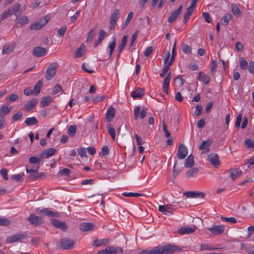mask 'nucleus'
<instances>
[{
    "label": "nucleus",
    "mask_w": 254,
    "mask_h": 254,
    "mask_svg": "<svg viewBox=\"0 0 254 254\" xmlns=\"http://www.w3.org/2000/svg\"><path fill=\"white\" fill-rule=\"evenodd\" d=\"M181 250L179 247L168 244L162 246H157L150 250H143L140 252V254H171Z\"/></svg>",
    "instance_id": "f257e3e1"
},
{
    "label": "nucleus",
    "mask_w": 254,
    "mask_h": 254,
    "mask_svg": "<svg viewBox=\"0 0 254 254\" xmlns=\"http://www.w3.org/2000/svg\"><path fill=\"white\" fill-rule=\"evenodd\" d=\"M170 66V65H169V64H167L163 67L162 72L160 74L161 77H165L164 79L162 88L163 91L166 93L167 95L168 94V90L171 78V72H169Z\"/></svg>",
    "instance_id": "f03ea898"
},
{
    "label": "nucleus",
    "mask_w": 254,
    "mask_h": 254,
    "mask_svg": "<svg viewBox=\"0 0 254 254\" xmlns=\"http://www.w3.org/2000/svg\"><path fill=\"white\" fill-rule=\"evenodd\" d=\"M20 7V4L16 3L12 6L10 7L7 10H5L1 15L0 22L6 18L7 17L10 16L12 14L15 15L17 17V12L19 10Z\"/></svg>",
    "instance_id": "7ed1b4c3"
},
{
    "label": "nucleus",
    "mask_w": 254,
    "mask_h": 254,
    "mask_svg": "<svg viewBox=\"0 0 254 254\" xmlns=\"http://www.w3.org/2000/svg\"><path fill=\"white\" fill-rule=\"evenodd\" d=\"M50 20L49 16L42 17L38 19L34 23L30 25V28L32 30H39L42 28Z\"/></svg>",
    "instance_id": "20e7f679"
},
{
    "label": "nucleus",
    "mask_w": 254,
    "mask_h": 254,
    "mask_svg": "<svg viewBox=\"0 0 254 254\" xmlns=\"http://www.w3.org/2000/svg\"><path fill=\"white\" fill-rule=\"evenodd\" d=\"M26 237L27 233L24 232L21 233H18L7 237L6 239V242L8 243H13L25 239Z\"/></svg>",
    "instance_id": "39448f33"
},
{
    "label": "nucleus",
    "mask_w": 254,
    "mask_h": 254,
    "mask_svg": "<svg viewBox=\"0 0 254 254\" xmlns=\"http://www.w3.org/2000/svg\"><path fill=\"white\" fill-rule=\"evenodd\" d=\"M58 64L53 63L51 64L48 66L45 74V78L47 80H51L56 74Z\"/></svg>",
    "instance_id": "423d86ee"
},
{
    "label": "nucleus",
    "mask_w": 254,
    "mask_h": 254,
    "mask_svg": "<svg viewBox=\"0 0 254 254\" xmlns=\"http://www.w3.org/2000/svg\"><path fill=\"white\" fill-rule=\"evenodd\" d=\"M120 16V12L119 9L115 10L112 14L110 18L109 29L113 30L117 25V21Z\"/></svg>",
    "instance_id": "0eeeda50"
},
{
    "label": "nucleus",
    "mask_w": 254,
    "mask_h": 254,
    "mask_svg": "<svg viewBox=\"0 0 254 254\" xmlns=\"http://www.w3.org/2000/svg\"><path fill=\"white\" fill-rule=\"evenodd\" d=\"M147 111L148 109L146 107L142 108L141 110L140 111V106H136L133 111L134 120H137L139 117V115L141 119H144L146 115Z\"/></svg>",
    "instance_id": "6e6552de"
},
{
    "label": "nucleus",
    "mask_w": 254,
    "mask_h": 254,
    "mask_svg": "<svg viewBox=\"0 0 254 254\" xmlns=\"http://www.w3.org/2000/svg\"><path fill=\"white\" fill-rule=\"evenodd\" d=\"M36 211L39 214H43L49 217H59L60 216V214L58 212L53 211L47 208H44L42 209L38 208L36 209Z\"/></svg>",
    "instance_id": "1a4fd4ad"
},
{
    "label": "nucleus",
    "mask_w": 254,
    "mask_h": 254,
    "mask_svg": "<svg viewBox=\"0 0 254 254\" xmlns=\"http://www.w3.org/2000/svg\"><path fill=\"white\" fill-rule=\"evenodd\" d=\"M29 222L35 226H38L42 224L44 222L43 218L40 216H37L33 214H30L28 218Z\"/></svg>",
    "instance_id": "9d476101"
},
{
    "label": "nucleus",
    "mask_w": 254,
    "mask_h": 254,
    "mask_svg": "<svg viewBox=\"0 0 254 254\" xmlns=\"http://www.w3.org/2000/svg\"><path fill=\"white\" fill-rule=\"evenodd\" d=\"M60 244L61 248L65 250L71 249L74 245L73 240L67 238L62 239Z\"/></svg>",
    "instance_id": "9b49d317"
},
{
    "label": "nucleus",
    "mask_w": 254,
    "mask_h": 254,
    "mask_svg": "<svg viewBox=\"0 0 254 254\" xmlns=\"http://www.w3.org/2000/svg\"><path fill=\"white\" fill-rule=\"evenodd\" d=\"M183 9V5H181L177 9L175 10L172 13L171 15L168 18V22L169 23L174 22L180 15Z\"/></svg>",
    "instance_id": "f8f14e48"
},
{
    "label": "nucleus",
    "mask_w": 254,
    "mask_h": 254,
    "mask_svg": "<svg viewBox=\"0 0 254 254\" xmlns=\"http://www.w3.org/2000/svg\"><path fill=\"white\" fill-rule=\"evenodd\" d=\"M52 224L55 227L58 228L62 231H66L68 228V226L66 223L60 221L57 219H52Z\"/></svg>",
    "instance_id": "ddd939ff"
},
{
    "label": "nucleus",
    "mask_w": 254,
    "mask_h": 254,
    "mask_svg": "<svg viewBox=\"0 0 254 254\" xmlns=\"http://www.w3.org/2000/svg\"><path fill=\"white\" fill-rule=\"evenodd\" d=\"M188 149L184 144H181L178 147L177 157L180 159H184L188 155Z\"/></svg>",
    "instance_id": "4468645a"
},
{
    "label": "nucleus",
    "mask_w": 254,
    "mask_h": 254,
    "mask_svg": "<svg viewBox=\"0 0 254 254\" xmlns=\"http://www.w3.org/2000/svg\"><path fill=\"white\" fill-rule=\"evenodd\" d=\"M208 230L212 233L214 235H218L222 234L224 231L225 228L222 225H214L211 228H208Z\"/></svg>",
    "instance_id": "2eb2a0df"
},
{
    "label": "nucleus",
    "mask_w": 254,
    "mask_h": 254,
    "mask_svg": "<svg viewBox=\"0 0 254 254\" xmlns=\"http://www.w3.org/2000/svg\"><path fill=\"white\" fill-rule=\"evenodd\" d=\"M158 210L164 214L167 215H169L173 213V208L170 204L159 205Z\"/></svg>",
    "instance_id": "dca6fc26"
},
{
    "label": "nucleus",
    "mask_w": 254,
    "mask_h": 254,
    "mask_svg": "<svg viewBox=\"0 0 254 254\" xmlns=\"http://www.w3.org/2000/svg\"><path fill=\"white\" fill-rule=\"evenodd\" d=\"M207 160L214 166H217L219 165L220 161L218 155L216 153H211L207 157Z\"/></svg>",
    "instance_id": "f3484780"
},
{
    "label": "nucleus",
    "mask_w": 254,
    "mask_h": 254,
    "mask_svg": "<svg viewBox=\"0 0 254 254\" xmlns=\"http://www.w3.org/2000/svg\"><path fill=\"white\" fill-rule=\"evenodd\" d=\"M196 226L192 227H183L178 230V233L181 235L190 234L193 233L196 230Z\"/></svg>",
    "instance_id": "a211bd4d"
},
{
    "label": "nucleus",
    "mask_w": 254,
    "mask_h": 254,
    "mask_svg": "<svg viewBox=\"0 0 254 254\" xmlns=\"http://www.w3.org/2000/svg\"><path fill=\"white\" fill-rule=\"evenodd\" d=\"M211 144L212 141L209 139L203 141L200 145L199 149L203 150L202 152V153H206L209 151V147L211 146Z\"/></svg>",
    "instance_id": "6ab92c4d"
},
{
    "label": "nucleus",
    "mask_w": 254,
    "mask_h": 254,
    "mask_svg": "<svg viewBox=\"0 0 254 254\" xmlns=\"http://www.w3.org/2000/svg\"><path fill=\"white\" fill-rule=\"evenodd\" d=\"M184 195L188 197H200L203 198L204 197V193L199 191H189L184 193Z\"/></svg>",
    "instance_id": "aec40b11"
},
{
    "label": "nucleus",
    "mask_w": 254,
    "mask_h": 254,
    "mask_svg": "<svg viewBox=\"0 0 254 254\" xmlns=\"http://www.w3.org/2000/svg\"><path fill=\"white\" fill-rule=\"evenodd\" d=\"M47 50L43 47H37L34 48L33 55L36 57H42L46 54Z\"/></svg>",
    "instance_id": "412c9836"
},
{
    "label": "nucleus",
    "mask_w": 254,
    "mask_h": 254,
    "mask_svg": "<svg viewBox=\"0 0 254 254\" xmlns=\"http://www.w3.org/2000/svg\"><path fill=\"white\" fill-rule=\"evenodd\" d=\"M56 149L53 148H51L45 150L40 155V157L43 158H48L56 153Z\"/></svg>",
    "instance_id": "4be33fe9"
},
{
    "label": "nucleus",
    "mask_w": 254,
    "mask_h": 254,
    "mask_svg": "<svg viewBox=\"0 0 254 254\" xmlns=\"http://www.w3.org/2000/svg\"><path fill=\"white\" fill-rule=\"evenodd\" d=\"M94 226L92 223H82L80 224L79 228L81 231L85 232L92 230Z\"/></svg>",
    "instance_id": "5701e85b"
},
{
    "label": "nucleus",
    "mask_w": 254,
    "mask_h": 254,
    "mask_svg": "<svg viewBox=\"0 0 254 254\" xmlns=\"http://www.w3.org/2000/svg\"><path fill=\"white\" fill-rule=\"evenodd\" d=\"M38 102V101L36 99H33L30 100L27 102V104L25 105L24 108L25 110L27 112H29L31 111L34 107L36 106Z\"/></svg>",
    "instance_id": "b1692460"
},
{
    "label": "nucleus",
    "mask_w": 254,
    "mask_h": 254,
    "mask_svg": "<svg viewBox=\"0 0 254 254\" xmlns=\"http://www.w3.org/2000/svg\"><path fill=\"white\" fill-rule=\"evenodd\" d=\"M197 80L203 82L205 85H207L210 82V77L206 75L204 72L201 71L199 73Z\"/></svg>",
    "instance_id": "393cba45"
},
{
    "label": "nucleus",
    "mask_w": 254,
    "mask_h": 254,
    "mask_svg": "<svg viewBox=\"0 0 254 254\" xmlns=\"http://www.w3.org/2000/svg\"><path fill=\"white\" fill-rule=\"evenodd\" d=\"M230 177L233 180H235L240 177L242 175V171L239 169H231L229 171Z\"/></svg>",
    "instance_id": "a878e982"
},
{
    "label": "nucleus",
    "mask_w": 254,
    "mask_h": 254,
    "mask_svg": "<svg viewBox=\"0 0 254 254\" xmlns=\"http://www.w3.org/2000/svg\"><path fill=\"white\" fill-rule=\"evenodd\" d=\"M115 110L113 107H110L106 113V117L108 122H111L115 116Z\"/></svg>",
    "instance_id": "bb28decb"
},
{
    "label": "nucleus",
    "mask_w": 254,
    "mask_h": 254,
    "mask_svg": "<svg viewBox=\"0 0 254 254\" xmlns=\"http://www.w3.org/2000/svg\"><path fill=\"white\" fill-rule=\"evenodd\" d=\"M108 251L109 254H122L123 253V249L120 247L109 246Z\"/></svg>",
    "instance_id": "cd10ccee"
},
{
    "label": "nucleus",
    "mask_w": 254,
    "mask_h": 254,
    "mask_svg": "<svg viewBox=\"0 0 254 254\" xmlns=\"http://www.w3.org/2000/svg\"><path fill=\"white\" fill-rule=\"evenodd\" d=\"M11 106L9 107L7 105L4 104L0 109V115L4 118V116L7 115L11 111Z\"/></svg>",
    "instance_id": "c85d7f7f"
},
{
    "label": "nucleus",
    "mask_w": 254,
    "mask_h": 254,
    "mask_svg": "<svg viewBox=\"0 0 254 254\" xmlns=\"http://www.w3.org/2000/svg\"><path fill=\"white\" fill-rule=\"evenodd\" d=\"M144 95V90L142 88H138L131 92V96L133 98H141Z\"/></svg>",
    "instance_id": "c756f323"
},
{
    "label": "nucleus",
    "mask_w": 254,
    "mask_h": 254,
    "mask_svg": "<svg viewBox=\"0 0 254 254\" xmlns=\"http://www.w3.org/2000/svg\"><path fill=\"white\" fill-rule=\"evenodd\" d=\"M112 39L113 40L112 42L108 47V49L109 51V58L111 57L116 47V36L114 35L112 37Z\"/></svg>",
    "instance_id": "7c9ffc66"
},
{
    "label": "nucleus",
    "mask_w": 254,
    "mask_h": 254,
    "mask_svg": "<svg viewBox=\"0 0 254 254\" xmlns=\"http://www.w3.org/2000/svg\"><path fill=\"white\" fill-rule=\"evenodd\" d=\"M194 164L193 156L192 154H190L185 160V166L187 168L192 167Z\"/></svg>",
    "instance_id": "2f4dec72"
},
{
    "label": "nucleus",
    "mask_w": 254,
    "mask_h": 254,
    "mask_svg": "<svg viewBox=\"0 0 254 254\" xmlns=\"http://www.w3.org/2000/svg\"><path fill=\"white\" fill-rule=\"evenodd\" d=\"M85 46L82 45L80 47L76 49L74 52V57L75 58H79L82 56L83 53L85 52Z\"/></svg>",
    "instance_id": "473e14b6"
},
{
    "label": "nucleus",
    "mask_w": 254,
    "mask_h": 254,
    "mask_svg": "<svg viewBox=\"0 0 254 254\" xmlns=\"http://www.w3.org/2000/svg\"><path fill=\"white\" fill-rule=\"evenodd\" d=\"M198 169L197 168H193L188 170L186 173V177L188 178L194 177L198 173Z\"/></svg>",
    "instance_id": "72a5a7b5"
},
{
    "label": "nucleus",
    "mask_w": 254,
    "mask_h": 254,
    "mask_svg": "<svg viewBox=\"0 0 254 254\" xmlns=\"http://www.w3.org/2000/svg\"><path fill=\"white\" fill-rule=\"evenodd\" d=\"M176 43H177V40H175L172 51V56L171 57V59L170 60V61L168 62V64H169V65H171L175 61V57L176 56Z\"/></svg>",
    "instance_id": "f704fd0d"
},
{
    "label": "nucleus",
    "mask_w": 254,
    "mask_h": 254,
    "mask_svg": "<svg viewBox=\"0 0 254 254\" xmlns=\"http://www.w3.org/2000/svg\"><path fill=\"white\" fill-rule=\"evenodd\" d=\"M232 18V15L229 13H226L225 15L221 18V23L223 25H227L229 22Z\"/></svg>",
    "instance_id": "c9c22d12"
},
{
    "label": "nucleus",
    "mask_w": 254,
    "mask_h": 254,
    "mask_svg": "<svg viewBox=\"0 0 254 254\" xmlns=\"http://www.w3.org/2000/svg\"><path fill=\"white\" fill-rule=\"evenodd\" d=\"M25 124L28 126L35 125L38 124V121L35 117L27 118L25 121Z\"/></svg>",
    "instance_id": "e433bc0d"
},
{
    "label": "nucleus",
    "mask_w": 254,
    "mask_h": 254,
    "mask_svg": "<svg viewBox=\"0 0 254 254\" xmlns=\"http://www.w3.org/2000/svg\"><path fill=\"white\" fill-rule=\"evenodd\" d=\"M133 15V12L130 11V12L128 13V14L127 15V17L125 23L123 25H122V29L123 30L125 29L127 27V26L128 25L129 22H130V21L131 20V19L132 18Z\"/></svg>",
    "instance_id": "4c0bfd02"
},
{
    "label": "nucleus",
    "mask_w": 254,
    "mask_h": 254,
    "mask_svg": "<svg viewBox=\"0 0 254 254\" xmlns=\"http://www.w3.org/2000/svg\"><path fill=\"white\" fill-rule=\"evenodd\" d=\"M52 102V97L48 96L44 97L41 101V105L42 107H44L50 105Z\"/></svg>",
    "instance_id": "58836bf2"
},
{
    "label": "nucleus",
    "mask_w": 254,
    "mask_h": 254,
    "mask_svg": "<svg viewBox=\"0 0 254 254\" xmlns=\"http://www.w3.org/2000/svg\"><path fill=\"white\" fill-rule=\"evenodd\" d=\"M14 47L12 45H5L3 46L2 53L3 55L8 54L13 51Z\"/></svg>",
    "instance_id": "ea45409f"
},
{
    "label": "nucleus",
    "mask_w": 254,
    "mask_h": 254,
    "mask_svg": "<svg viewBox=\"0 0 254 254\" xmlns=\"http://www.w3.org/2000/svg\"><path fill=\"white\" fill-rule=\"evenodd\" d=\"M42 86L43 82L42 81H39L35 85L33 89L32 90L33 91L34 94L35 95H38L40 93Z\"/></svg>",
    "instance_id": "a19ab883"
},
{
    "label": "nucleus",
    "mask_w": 254,
    "mask_h": 254,
    "mask_svg": "<svg viewBox=\"0 0 254 254\" xmlns=\"http://www.w3.org/2000/svg\"><path fill=\"white\" fill-rule=\"evenodd\" d=\"M193 11L191 10L190 8H188L187 11L184 14L183 22L186 23L188 20L190 19V16L192 15Z\"/></svg>",
    "instance_id": "79ce46f5"
},
{
    "label": "nucleus",
    "mask_w": 254,
    "mask_h": 254,
    "mask_svg": "<svg viewBox=\"0 0 254 254\" xmlns=\"http://www.w3.org/2000/svg\"><path fill=\"white\" fill-rule=\"evenodd\" d=\"M177 164V162L175 163L173 169L172 175L174 178H176L178 176V175L180 174L182 170V169L180 167H178Z\"/></svg>",
    "instance_id": "37998d69"
},
{
    "label": "nucleus",
    "mask_w": 254,
    "mask_h": 254,
    "mask_svg": "<svg viewBox=\"0 0 254 254\" xmlns=\"http://www.w3.org/2000/svg\"><path fill=\"white\" fill-rule=\"evenodd\" d=\"M106 127H107L108 131L111 135L112 139L114 140L115 139V135H116L115 130L114 128L110 124H107Z\"/></svg>",
    "instance_id": "c03bdc74"
},
{
    "label": "nucleus",
    "mask_w": 254,
    "mask_h": 254,
    "mask_svg": "<svg viewBox=\"0 0 254 254\" xmlns=\"http://www.w3.org/2000/svg\"><path fill=\"white\" fill-rule=\"evenodd\" d=\"M231 10L233 14L235 15L236 17L240 16V10L239 8L235 4H232Z\"/></svg>",
    "instance_id": "a18cd8bd"
},
{
    "label": "nucleus",
    "mask_w": 254,
    "mask_h": 254,
    "mask_svg": "<svg viewBox=\"0 0 254 254\" xmlns=\"http://www.w3.org/2000/svg\"><path fill=\"white\" fill-rule=\"evenodd\" d=\"M182 51L186 54L189 55L191 52V48L188 45L183 44L181 46Z\"/></svg>",
    "instance_id": "49530a36"
},
{
    "label": "nucleus",
    "mask_w": 254,
    "mask_h": 254,
    "mask_svg": "<svg viewBox=\"0 0 254 254\" xmlns=\"http://www.w3.org/2000/svg\"><path fill=\"white\" fill-rule=\"evenodd\" d=\"M248 62L244 58L240 59V66L242 70H246L248 68Z\"/></svg>",
    "instance_id": "de8ad7c7"
},
{
    "label": "nucleus",
    "mask_w": 254,
    "mask_h": 254,
    "mask_svg": "<svg viewBox=\"0 0 254 254\" xmlns=\"http://www.w3.org/2000/svg\"><path fill=\"white\" fill-rule=\"evenodd\" d=\"M76 126L75 125L70 126L68 129V134L70 137H73L76 133Z\"/></svg>",
    "instance_id": "09e8293b"
},
{
    "label": "nucleus",
    "mask_w": 254,
    "mask_h": 254,
    "mask_svg": "<svg viewBox=\"0 0 254 254\" xmlns=\"http://www.w3.org/2000/svg\"><path fill=\"white\" fill-rule=\"evenodd\" d=\"M41 161L42 160L40 157L36 156L31 157L29 159V162L30 164H36L39 165L40 164Z\"/></svg>",
    "instance_id": "8fccbe9b"
},
{
    "label": "nucleus",
    "mask_w": 254,
    "mask_h": 254,
    "mask_svg": "<svg viewBox=\"0 0 254 254\" xmlns=\"http://www.w3.org/2000/svg\"><path fill=\"white\" fill-rule=\"evenodd\" d=\"M43 176H44V174L43 173L35 172L33 174H31L29 177L33 180H38Z\"/></svg>",
    "instance_id": "3c124183"
},
{
    "label": "nucleus",
    "mask_w": 254,
    "mask_h": 254,
    "mask_svg": "<svg viewBox=\"0 0 254 254\" xmlns=\"http://www.w3.org/2000/svg\"><path fill=\"white\" fill-rule=\"evenodd\" d=\"M122 195L124 196L127 197H138L139 196H142V194L135 192H125L122 193Z\"/></svg>",
    "instance_id": "603ef678"
},
{
    "label": "nucleus",
    "mask_w": 254,
    "mask_h": 254,
    "mask_svg": "<svg viewBox=\"0 0 254 254\" xmlns=\"http://www.w3.org/2000/svg\"><path fill=\"white\" fill-rule=\"evenodd\" d=\"M10 224V221L8 219L0 217V226H7Z\"/></svg>",
    "instance_id": "864d4df0"
},
{
    "label": "nucleus",
    "mask_w": 254,
    "mask_h": 254,
    "mask_svg": "<svg viewBox=\"0 0 254 254\" xmlns=\"http://www.w3.org/2000/svg\"><path fill=\"white\" fill-rule=\"evenodd\" d=\"M18 98L16 94H12L6 97L7 102H11L16 101Z\"/></svg>",
    "instance_id": "5fc2aeb1"
},
{
    "label": "nucleus",
    "mask_w": 254,
    "mask_h": 254,
    "mask_svg": "<svg viewBox=\"0 0 254 254\" xmlns=\"http://www.w3.org/2000/svg\"><path fill=\"white\" fill-rule=\"evenodd\" d=\"M245 144L247 148H254V140H252L250 138H247L245 141Z\"/></svg>",
    "instance_id": "6e6d98bb"
},
{
    "label": "nucleus",
    "mask_w": 254,
    "mask_h": 254,
    "mask_svg": "<svg viewBox=\"0 0 254 254\" xmlns=\"http://www.w3.org/2000/svg\"><path fill=\"white\" fill-rule=\"evenodd\" d=\"M94 30L93 29H91L90 30L89 32H88V33L87 34L86 42L89 43V42H91L92 41L93 38L94 36Z\"/></svg>",
    "instance_id": "4d7b16f0"
},
{
    "label": "nucleus",
    "mask_w": 254,
    "mask_h": 254,
    "mask_svg": "<svg viewBox=\"0 0 254 254\" xmlns=\"http://www.w3.org/2000/svg\"><path fill=\"white\" fill-rule=\"evenodd\" d=\"M221 220L224 222H230L231 223H235L237 222V219L233 217H221Z\"/></svg>",
    "instance_id": "13d9d810"
},
{
    "label": "nucleus",
    "mask_w": 254,
    "mask_h": 254,
    "mask_svg": "<svg viewBox=\"0 0 254 254\" xmlns=\"http://www.w3.org/2000/svg\"><path fill=\"white\" fill-rule=\"evenodd\" d=\"M22 113L21 112H18L17 113L14 114L12 117L11 120L13 122H16L19 120L22 116Z\"/></svg>",
    "instance_id": "bf43d9fd"
},
{
    "label": "nucleus",
    "mask_w": 254,
    "mask_h": 254,
    "mask_svg": "<svg viewBox=\"0 0 254 254\" xmlns=\"http://www.w3.org/2000/svg\"><path fill=\"white\" fill-rule=\"evenodd\" d=\"M66 30V27L64 26L58 29L57 31V36L59 37H63Z\"/></svg>",
    "instance_id": "052dcab7"
},
{
    "label": "nucleus",
    "mask_w": 254,
    "mask_h": 254,
    "mask_svg": "<svg viewBox=\"0 0 254 254\" xmlns=\"http://www.w3.org/2000/svg\"><path fill=\"white\" fill-rule=\"evenodd\" d=\"M39 166H34L33 168L29 169L28 167L26 168V171L27 173L33 174L35 172H37L39 169Z\"/></svg>",
    "instance_id": "680f3d73"
},
{
    "label": "nucleus",
    "mask_w": 254,
    "mask_h": 254,
    "mask_svg": "<svg viewBox=\"0 0 254 254\" xmlns=\"http://www.w3.org/2000/svg\"><path fill=\"white\" fill-rule=\"evenodd\" d=\"M78 154L81 157H84L86 156V151L85 148L80 147L77 150Z\"/></svg>",
    "instance_id": "e2e57ef3"
},
{
    "label": "nucleus",
    "mask_w": 254,
    "mask_h": 254,
    "mask_svg": "<svg viewBox=\"0 0 254 254\" xmlns=\"http://www.w3.org/2000/svg\"><path fill=\"white\" fill-rule=\"evenodd\" d=\"M70 173V170L69 169L64 168L60 170L59 172V175L68 176Z\"/></svg>",
    "instance_id": "0e129e2a"
},
{
    "label": "nucleus",
    "mask_w": 254,
    "mask_h": 254,
    "mask_svg": "<svg viewBox=\"0 0 254 254\" xmlns=\"http://www.w3.org/2000/svg\"><path fill=\"white\" fill-rule=\"evenodd\" d=\"M202 110V107L200 105H197L195 107V110L194 111L195 115L196 116H199L201 115Z\"/></svg>",
    "instance_id": "69168bd1"
},
{
    "label": "nucleus",
    "mask_w": 254,
    "mask_h": 254,
    "mask_svg": "<svg viewBox=\"0 0 254 254\" xmlns=\"http://www.w3.org/2000/svg\"><path fill=\"white\" fill-rule=\"evenodd\" d=\"M29 22L28 18L26 16H23L19 19V23L22 25L27 24Z\"/></svg>",
    "instance_id": "338daca9"
},
{
    "label": "nucleus",
    "mask_w": 254,
    "mask_h": 254,
    "mask_svg": "<svg viewBox=\"0 0 254 254\" xmlns=\"http://www.w3.org/2000/svg\"><path fill=\"white\" fill-rule=\"evenodd\" d=\"M249 71L250 73H254V61H251L250 62L249 66Z\"/></svg>",
    "instance_id": "774afa93"
}]
</instances>
